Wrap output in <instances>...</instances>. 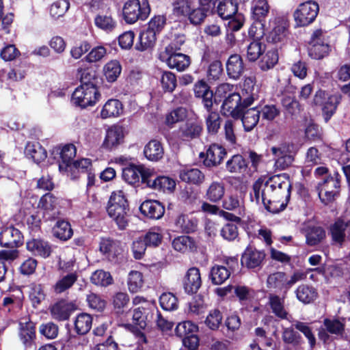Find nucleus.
<instances>
[{
    "label": "nucleus",
    "mask_w": 350,
    "mask_h": 350,
    "mask_svg": "<svg viewBox=\"0 0 350 350\" xmlns=\"http://www.w3.org/2000/svg\"><path fill=\"white\" fill-rule=\"evenodd\" d=\"M291 182L286 174L272 176L269 178H260L253 185L252 201L262 204L266 208L273 202L288 199L291 193Z\"/></svg>",
    "instance_id": "obj_1"
},
{
    "label": "nucleus",
    "mask_w": 350,
    "mask_h": 350,
    "mask_svg": "<svg viewBox=\"0 0 350 350\" xmlns=\"http://www.w3.org/2000/svg\"><path fill=\"white\" fill-rule=\"evenodd\" d=\"M109 216L113 219L120 229H124L129 222V204L122 190L113 191L109 200L107 208Z\"/></svg>",
    "instance_id": "obj_2"
},
{
    "label": "nucleus",
    "mask_w": 350,
    "mask_h": 350,
    "mask_svg": "<svg viewBox=\"0 0 350 350\" xmlns=\"http://www.w3.org/2000/svg\"><path fill=\"white\" fill-rule=\"evenodd\" d=\"M100 94L92 83H84L77 87L72 95V101L82 108L94 105L100 99Z\"/></svg>",
    "instance_id": "obj_3"
},
{
    "label": "nucleus",
    "mask_w": 350,
    "mask_h": 350,
    "mask_svg": "<svg viewBox=\"0 0 350 350\" xmlns=\"http://www.w3.org/2000/svg\"><path fill=\"white\" fill-rule=\"evenodd\" d=\"M150 9L147 1L142 3L139 0H128L123 8L124 18L127 23L133 24L138 20H145Z\"/></svg>",
    "instance_id": "obj_4"
},
{
    "label": "nucleus",
    "mask_w": 350,
    "mask_h": 350,
    "mask_svg": "<svg viewBox=\"0 0 350 350\" xmlns=\"http://www.w3.org/2000/svg\"><path fill=\"white\" fill-rule=\"evenodd\" d=\"M340 180L338 174L334 173L333 176H329L323 182L318 184L319 196L321 200L327 204L335 199L339 193Z\"/></svg>",
    "instance_id": "obj_5"
},
{
    "label": "nucleus",
    "mask_w": 350,
    "mask_h": 350,
    "mask_svg": "<svg viewBox=\"0 0 350 350\" xmlns=\"http://www.w3.org/2000/svg\"><path fill=\"white\" fill-rule=\"evenodd\" d=\"M317 3L309 1L301 3L294 13V18L297 26H306L312 23L319 12Z\"/></svg>",
    "instance_id": "obj_6"
},
{
    "label": "nucleus",
    "mask_w": 350,
    "mask_h": 350,
    "mask_svg": "<svg viewBox=\"0 0 350 350\" xmlns=\"http://www.w3.org/2000/svg\"><path fill=\"white\" fill-rule=\"evenodd\" d=\"M53 152L59 155V170L62 173L66 174L71 179H76L77 175L74 173L68 174V169L70 168V165L74 162L72 159L76 155V147L73 144H66L60 148H56Z\"/></svg>",
    "instance_id": "obj_7"
},
{
    "label": "nucleus",
    "mask_w": 350,
    "mask_h": 350,
    "mask_svg": "<svg viewBox=\"0 0 350 350\" xmlns=\"http://www.w3.org/2000/svg\"><path fill=\"white\" fill-rule=\"evenodd\" d=\"M172 48H168L159 53V59L167 66L178 71H183L189 67L190 58L189 56L180 53H171Z\"/></svg>",
    "instance_id": "obj_8"
},
{
    "label": "nucleus",
    "mask_w": 350,
    "mask_h": 350,
    "mask_svg": "<svg viewBox=\"0 0 350 350\" xmlns=\"http://www.w3.org/2000/svg\"><path fill=\"white\" fill-rule=\"evenodd\" d=\"M330 46L325 40L322 30H316L311 37L309 55L315 59H320L327 55Z\"/></svg>",
    "instance_id": "obj_9"
},
{
    "label": "nucleus",
    "mask_w": 350,
    "mask_h": 350,
    "mask_svg": "<svg viewBox=\"0 0 350 350\" xmlns=\"http://www.w3.org/2000/svg\"><path fill=\"white\" fill-rule=\"evenodd\" d=\"M78 306L75 301H68L62 299L49 307V310L53 319L58 321H65L69 319L71 314L75 311Z\"/></svg>",
    "instance_id": "obj_10"
},
{
    "label": "nucleus",
    "mask_w": 350,
    "mask_h": 350,
    "mask_svg": "<svg viewBox=\"0 0 350 350\" xmlns=\"http://www.w3.org/2000/svg\"><path fill=\"white\" fill-rule=\"evenodd\" d=\"M242 107H246L243 105L242 97L241 94L234 92L224 99L221 111L226 116L238 119L241 117Z\"/></svg>",
    "instance_id": "obj_11"
},
{
    "label": "nucleus",
    "mask_w": 350,
    "mask_h": 350,
    "mask_svg": "<svg viewBox=\"0 0 350 350\" xmlns=\"http://www.w3.org/2000/svg\"><path fill=\"white\" fill-rule=\"evenodd\" d=\"M172 14L178 18H187L193 25H200V23L193 22L191 16L196 10L194 0H173Z\"/></svg>",
    "instance_id": "obj_12"
},
{
    "label": "nucleus",
    "mask_w": 350,
    "mask_h": 350,
    "mask_svg": "<svg viewBox=\"0 0 350 350\" xmlns=\"http://www.w3.org/2000/svg\"><path fill=\"white\" fill-rule=\"evenodd\" d=\"M290 145L285 144L271 148L272 154L275 156V166L276 168L284 170L293 163L294 156L290 150Z\"/></svg>",
    "instance_id": "obj_13"
},
{
    "label": "nucleus",
    "mask_w": 350,
    "mask_h": 350,
    "mask_svg": "<svg viewBox=\"0 0 350 350\" xmlns=\"http://www.w3.org/2000/svg\"><path fill=\"white\" fill-rule=\"evenodd\" d=\"M23 243V236L17 228L10 226L0 232V245L1 247L15 248Z\"/></svg>",
    "instance_id": "obj_14"
},
{
    "label": "nucleus",
    "mask_w": 350,
    "mask_h": 350,
    "mask_svg": "<svg viewBox=\"0 0 350 350\" xmlns=\"http://www.w3.org/2000/svg\"><path fill=\"white\" fill-rule=\"evenodd\" d=\"M182 282L186 293H196L202 283L200 269L197 267L189 268L183 277Z\"/></svg>",
    "instance_id": "obj_15"
},
{
    "label": "nucleus",
    "mask_w": 350,
    "mask_h": 350,
    "mask_svg": "<svg viewBox=\"0 0 350 350\" xmlns=\"http://www.w3.org/2000/svg\"><path fill=\"white\" fill-rule=\"evenodd\" d=\"M228 267L215 265L212 267L210 272V278L213 284L220 285L227 280L232 272L233 265H237L236 260L230 259L226 261Z\"/></svg>",
    "instance_id": "obj_16"
},
{
    "label": "nucleus",
    "mask_w": 350,
    "mask_h": 350,
    "mask_svg": "<svg viewBox=\"0 0 350 350\" xmlns=\"http://www.w3.org/2000/svg\"><path fill=\"white\" fill-rule=\"evenodd\" d=\"M270 26L272 28L269 34V40L276 43L281 42L286 35L288 21L285 17H275L270 21Z\"/></svg>",
    "instance_id": "obj_17"
},
{
    "label": "nucleus",
    "mask_w": 350,
    "mask_h": 350,
    "mask_svg": "<svg viewBox=\"0 0 350 350\" xmlns=\"http://www.w3.org/2000/svg\"><path fill=\"white\" fill-rule=\"evenodd\" d=\"M241 96L243 105L245 107L251 105L258 98V88L256 86V80L254 77H248L245 79Z\"/></svg>",
    "instance_id": "obj_18"
},
{
    "label": "nucleus",
    "mask_w": 350,
    "mask_h": 350,
    "mask_svg": "<svg viewBox=\"0 0 350 350\" xmlns=\"http://www.w3.org/2000/svg\"><path fill=\"white\" fill-rule=\"evenodd\" d=\"M124 138V131L121 126H113L107 131L103 146L111 150L122 143Z\"/></svg>",
    "instance_id": "obj_19"
},
{
    "label": "nucleus",
    "mask_w": 350,
    "mask_h": 350,
    "mask_svg": "<svg viewBox=\"0 0 350 350\" xmlns=\"http://www.w3.org/2000/svg\"><path fill=\"white\" fill-rule=\"evenodd\" d=\"M265 254L252 247H247L241 257V263L247 268L254 269L260 265Z\"/></svg>",
    "instance_id": "obj_20"
},
{
    "label": "nucleus",
    "mask_w": 350,
    "mask_h": 350,
    "mask_svg": "<svg viewBox=\"0 0 350 350\" xmlns=\"http://www.w3.org/2000/svg\"><path fill=\"white\" fill-rule=\"evenodd\" d=\"M143 215L151 219H160L164 214V207L157 201L147 200L144 202L140 207Z\"/></svg>",
    "instance_id": "obj_21"
},
{
    "label": "nucleus",
    "mask_w": 350,
    "mask_h": 350,
    "mask_svg": "<svg viewBox=\"0 0 350 350\" xmlns=\"http://www.w3.org/2000/svg\"><path fill=\"white\" fill-rule=\"evenodd\" d=\"M193 90L197 97L202 98L204 107L206 109H211L213 107V94L204 81H198L194 85Z\"/></svg>",
    "instance_id": "obj_22"
},
{
    "label": "nucleus",
    "mask_w": 350,
    "mask_h": 350,
    "mask_svg": "<svg viewBox=\"0 0 350 350\" xmlns=\"http://www.w3.org/2000/svg\"><path fill=\"white\" fill-rule=\"evenodd\" d=\"M226 152L225 149L218 144H212L206 151L204 164L207 166H215L221 162Z\"/></svg>",
    "instance_id": "obj_23"
},
{
    "label": "nucleus",
    "mask_w": 350,
    "mask_h": 350,
    "mask_svg": "<svg viewBox=\"0 0 350 350\" xmlns=\"http://www.w3.org/2000/svg\"><path fill=\"white\" fill-rule=\"evenodd\" d=\"M123 112V105L118 99H109L103 106L100 111L102 119L116 118Z\"/></svg>",
    "instance_id": "obj_24"
},
{
    "label": "nucleus",
    "mask_w": 350,
    "mask_h": 350,
    "mask_svg": "<svg viewBox=\"0 0 350 350\" xmlns=\"http://www.w3.org/2000/svg\"><path fill=\"white\" fill-rule=\"evenodd\" d=\"M144 154L148 160L158 161L163 158L164 149L159 141L152 139L145 146Z\"/></svg>",
    "instance_id": "obj_25"
},
{
    "label": "nucleus",
    "mask_w": 350,
    "mask_h": 350,
    "mask_svg": "<svg viewBox=\"0 0 350 350\" xmlns=\"http://www.w3.org/2000/svg\"><path fill=\"white\" fill-rule=\"evenodd\" d=\"M226 70L230 78L237 79L244 71V64L242 57L239 55H232L226 63Z\"/></svg>",
    "instance_id": "obj_26"
},
{
    "label": "nucleus",
    "mask_w": 350,
    "mask_h": 350,
    "mask_svg": "<svg viewBox=\"0 0 350 350\" xmlns=\"http://www.w3.org/2000/svg\"><path fill=\"white\" fill-rule=\"evenodd\" d=\"M244 130L251 131L258 124L260 115L257 107H252L243 111L241 109V117Z\"/></svg>",
    "instance_id": "obj_27"
},
{
    "label": "nucleus",
    "mask_w": 350,
    "mask_h": 350,
    "mask_svg": "<svg viewBox=\"0 0 350 350\" xmlns=\"http://www.w3.org/2000/svg\"><path fill=\"white\" fill-rule=\"evenodd\" d=\"M269 305L272 312L278 318L288 319V314L284 307V297L271 294L269 297Z\"/></svg>",
    "instance_id": "obj_28"
},
{
    "label": "nucleus",
    "mask_w": 350,
    "mask_h": 350,
    "mask_svg": "<svg viewBox=\"0 0 350 350\" xmlns=\"http://www.w3.org/2000/svg\"><path fill=\"white\" fill-rule=\"evenodd\" d=\"M267 285L269 288L284 291L286 293L287 288V276L285 273L278 271L270 274L267 280Z\"/></svg>",
    "instance_id": "obj_29"
},
{
    "label": "nucleus",
    "mask_w": 350,
    "mask_h": 350,
    "mask_svg": "<svg viewBox=\"0 0 350 350\" xmlns=\"http://www.w3.org/2000/svg\"><path fill=\"white\" fill-rule=\"evenodd\" d=\"M217 0H199V6L196 7V10L194 11L191 16L193 22L200 23L204 21L209 12L215 6Z\"/></svg>",
    "instance_id": "obj_30"
},
{
    "label": "nucleus",
    "mask_w": 350,
    "mask_h": 350,
    "mask_svg": "<svg viewBox=\"0 0 350 350\" xmlns=\"http://www.w3.org/2000/svg\"><path fill=\"white\" fill-rule=\"evenodd\" d=\"M52 233L55 237L62 241H67L72 237L73 231L69 222L58 220L52 228Z\"/></svg>",
    "instance_id": "obj_31"
},
{
    "label": "nucleus",
    "mask_w": 350,
    "mask_h": 350,
    "mask_svg": "<svg viewBox=\"0 0 350 350\" xmlns=\"http://www.w3.org/2000/svg\"><path fill=\"white\" fill-rule=\"evenodd\" d=\"M180 178L186 183L198 185L204 181V176L197 168H184L179 172Z\"/></svg>",
    "instance_id": "obj_32"
},
{
    "label": "nucleus",
    "mask_w": 350,
    "mask_h": 350,
    "mask_svg": "<svg viewBox=\"0 0 350 350\" xmlns=\"http://www.w3.org/2000/svg\"><path fill=\"white\" fill-rule=\"evenodd\" d=\"M224 194V184L222 182L214 181L208 187L206 197L212 202H217L223 198Z\"/></svg>",
    "instance_id": "obj_33"
},
{
    "label": "nucleus",
    "mask_w": 350,
    "mask_h": 350,
    "mask_svg": "<svg viewBox=\"0 0 350 350\" xmlns=\"http://www.w3.org/2000/svg\"><path fill=\"white\" fill-rule=\"evenodd\" d=\"M157 36L146 29L140 33L139 42L136 44L135 48L138 51H144L152 49L156 42Z\"/></svg>",
    "instance_id": "obj_34"
},
{
    "label": "nucleus",
    "mask_w": 350,
    "mask_h": 350,
    "mask_svg": "<svg viewBox=\"0 0 350 350\" xmlns=\"http://www.w3.org/2000/svg\"><path fill=\"white\" fill-rule=\"evenodd\" d=\"M341 96L334 94L327 97L323 106V115L325 122H327L335 113L337 106L340 102Z\"/></svg>",
    "instance_id": "obj_35"
},
{
    "label": "nucleus",
    "mask_w": 350,
    "mask_h": 350,
    "mask_svg": "<svg viewBox=\"0 0 350 350\" xmlns=\"http://www.w3.org/2000/svg\"><path fill=\"white\" fill-rule=\"evenodd\" d=\"M122 71V66L117 60L107 62L103 67V72L106 80L112 83L117 80Z\"/></svg>",
    "instance_id": "obj_36"
},
{
    "label": "nucleus",
    "mask_w": 350,
    "mask_h": 350,
    "mask_svg": "<svg viewBox=\"0 0 350 350\" xmlns=\"http://www.w3.org/2000/svg\"><path fill=\"white\" fill-rule=\"evenodd\" d=\"M120 243L109 239H102L100 242V251L107 257H114L121 252Z\"/></svg>",
    "instance_id": "obj_37"
},
{
    "label": "nucleus",
    "mask_w": 350,
    "mask_h": 350,
    "mask_svg": "<svg viewBox=\"0 0 350 350\" xmlns=\"http://www.w3.org/2000/svg\"><path fill=\"white\" fill-rule=\"evenodd\" d=\"M174 249L178 252L185 253L196 249L195 241L189 236H180L175 238L172 242Z\"/></svg>",
    "instance_id": "obj_38"
},
{
    "label": "nucleus",
    "mask_w": 350,
    "mask_h": 350,
    "mask_svg": "<svg viewBox=\"0 0 350 350\" xmlns=\"http://www.w3.org/2000/svg\"><path fill=\"white\" fill-rule=\"evenodd\" d=\"M149 309L146 307H138L133 310V323L139 329H145L149 322Z\"/></svg>",
    "instance_id": "obj_39"
},
{
    "label": "nucleus",
    "mask_w": 350,
    "mask_h": 350,
    "mask_svg": "<svg viewBox=\"0 0 350 350\" xmlns=\"http://www.w3.org/2000/svg\"><path fill=\"white\" fill-rule=\"evenodd\" d=\"M129 290L132 293L140 291L144 285L143 274L138 271L129 272L127 280Z\"/></svg>",
    "instance_id": "obj_40"
},
{
    "label": "nucleus",
    "mask_w": 350,
    "mask_h": 350,
    "mask_svg": "<svg viewBox=\"0 0 350 350\" xmlns=\"http://www.w3.org/2000/svg\"><path fill=\"white\" fill-rule=\"evenodd\" d=\"M92 325V317L87 313H81L77 316L75 321V328L79 334L88 333Z\"/></svg>",
    "instance_id": "obj_41"
},
{
    "label": "nucleus",
    "mask_w": 350,
    "mask_h": 350,
    "mask_svg": "<svg viewBox=\"0 0 350 350\" xmlns=\"http://www.w3.org/2000/svg\"><path fill=\"white\" fill-rule=\"evenodd\" d=\"M163 232L160 227L150 228L143 237L144 241L149 247H157L162 241Z\"/></svg>",
    "instance_id": "obj_42"
},
{
    "label": "nucleus",
    "mask_w": 350,
    "mask_h": 350,
    "mask_svg": "<svg viewBox=\"0 0 350 350\" xmlns=\"http://www.w3.org/2000/svg\"><path fill=\"white\" fill-rule=\"evenodd\" d=\"M176 228L185 232H193L197 227V221L190 218L188 215H180L175 220Z\"/></svg>",
    "instance_id": "obj_43"
},
{
    "label": "nucleus",
    "mask_w": 350,
    "mask_h": 350,
    "mask_svg": "<svg viewBox=\"0 0 350 350\" xmlns=\"http://www.w3.org/2000/svg\"><path fill=\"white\" fill-rule=\"evenodd\" d=\"M59 200L51 193H45V215L55 218L59 214Z\"/></svg>",
    "instance_id": "obj_44"
},
{
    "label": "nucleus",
    "mask_w": 350,
    "mask_h": 350,
    "mask_svg": "<svg viewBox=\"0 0 350 350\" xmlns=\"http://www.w3.org/2000/svg\"><path fill=\"white\" fill-rule=\"evenodd\" d=\"M237 12V5L232 0H226L220 2L217 6V13L223 19H228Z\"/></svg>",
    "instance_id": "obj_45"
},
{
    "label": "nucleus",
    "mask_w": 350,
    "mask_h": 350,
    "mask_svg": "<svg viewBox=\"0 0 350 350\" xmlns=\"http://www.w3.org/2000/svg\"><path fill=\"white\" fill-rule=\"evenodd\" d=\"M150 184H152V189L163 191L171 192L176 187L174 180L167 176H158L154 179V182H151Z\"/></svg>",
    "instance_id": "obj_46"
},
{
    "label": "nucleus",
    "mask_w": 350,
    "mask_h": 350,
    "mask_svg": "<svg viewBox=\"0 0 350 350\" xmlns=\"http://www.w3.org/2000/svg\"><path fill=\"white\" fill-rule=\"evenodd\" d=\"M123 179L130 185L139 183L140 180L139 165H129L122 170Z\"/></svg>",
    "instance_id": "obj_47"
},
{
    "label": "nucleus",
    "mask_w": 350,
    "mask_h": 350,
    "mask_svg": "<svg viewBox=\"0 0 350 350\" xmlns=\"http://www.w3.org/2000/svg\"><path fill=\"white\" fill-rule=\"evenodd\" d=\"M208 114L206 116V124L209 133H216L220 128L221 118L217 111H213V107L211 109H206Z\"/></svg>",
    "instance_id": "obj_48"
},
{
    "label": "nucleus",
    "mask_w": 350,
    "mask_h": 350,
    "mask_svg": "<svg viewBox=\"0 0 350 350\" xmlns=\"http://www.w3.org/2000/svg\"><path fill=\"white\" fill-rule=\"evenodd\" d=\"M77 275L75 273H69L59 280L54 285V291L60 294L69 289L77 280Z\"/></svg>",
    "instance_id": "obj_49"
},
{
    "label": "nucleus",
    "mask_w": 350,
    "mask_h": 350,
    "mask_svg": "<svg viewBox=\"0 0 350 350\" xmlns=\"http://www.w3.org/2000/svg\"><path fill=\"white\" fill-rule=\"evenodd\" d=\"M202 211L210 215H219L221 217H226L229 220L240 221V218L223 210H221L219 206L215 204H211L208 202H203L201 206Z\"/></svg>",
    "instance_id": "obj_50"
},
{
    "label": "nucleus",
    "mask_w": 350,
    "mask_h": 350,
    "mask_svg": "<svg viewBox=\"0 0 350 350\" xmlns=\"http://www.w3.org/2000/svg\"><path fill=\"white\" fill-rule=\"evenodd\" d=\"M198 331V325L190 321L179 323L175 328L176 334L179 338L195 334Z\"/></svg>",
    "instance_id": "obj_51"
},
{
    "label": "nucleus",
    "mask_w": 350,
    "mask_h": 350,
    "mask_svg": "<svg viewBox=\"0 0 350 350\" xmlns=\"http://www.w3.org/2000/svg\"><path fill=\"white\" fill-rule=\"evenodd\" d=\"M95 25L107 32L111 31L116 26V21L109 15L98 14L94 18Z\"/></svg>",
    "instance_id": "obj_52"
},
{
    "label": "nucleus",
    "mask_w": 350,
    "mask_h": 350,
    "mask_svg": "<svg viewBox=\"0 0 350 350\" xmlns=\"http://www.w3.org/2000/svg\"><path fill=\"white\" fill-rule=\"evenodd\" d=\"M278 62V54L275 50L268 51L259 62L260 70L267 71L273 68Z\"/></svg>",
    "instance_id": "obj_53"
},
{
    "label": "nucleus",
    "mask_w": 350,
    "mask_h": 350,
    "mask_svg": "<svg viewBox=\"0 0 350 350\" xmlns=\"http://www.w3.org/2000/svg\"><path fill=\"white\" fill-rule=\"evenodd\" d=\"M317 295L315 289L307 285L299 286L296 291L297 299L304 304L313 301L317 297Z\"/></svg>",
    "instance_id": "obj_54"
},
{
    "label": "nucleus",
    "mask_w": 350,
    "mask_h": 350,
    "mask_svg": "<svg viewBox=\"0 0 350 350\" xmlns=\"http://www.w3.org/2000/svg\"><path fill=\"white\" fill-rule=\"evenodd\" d=\"M90 280L94 284L101 286H108L113 282L110 273L102 269L95 271L92 274Z\"/></svg>",
    "instance_id": "obj_55"
},
{
    "label": "nucleus",
    "mask_w": 350,
    "mask_h": 350,
    "mask_svg": "<svg viewBox=\"0 0 350 350\" xmlns=\"http://www.w3.org/2000/svg\"><path fill=\"white\" fill-rule=\"evenodd\" d=\"M325 237L324 230L321 227H312L308 229L306 234V243L310 246L319 243Z\"/></svg>",
    "instance_id": "obj_56"
},
{
    "label": "nucleus",
    "mask_w": 350,
    "mask_h": 350,
    "mask_svg": "<svg viewBox=\"0 0 350 350\" xmlns=\"http://www.w3.org/2000/svg\"><path fill=\"white\" fill-rule=\"evenodd\" d=\"M350 226V220L345 223L342 220H338L331 228V233L333 240L338 243H342L345 238V230Z\"/></svg>",
    "instance_id": "obj_57"
},
{
    "label": "nucleus",
    "mask_w": 350,
    "mask_h": 350,
    "mask_svg": "<svg viewBox=\"0 0 350 350\" xmlns=\"http://www.w3.org/2000/svg\"><path fill=\"white\" fill-rule=\"evenodd\" d=\"M269 11V5L267 0H254L252 7L253 17L256 20H260L261 18L267 16Z\"/></svg>",
    "instance_id": "obj_58"
},
{
    "label": "nucleus",
    "mask_w": 350,
    "mask_h": 350,
    "mask_svg": "<svg viewBox=\"0 0 350 350\" xmlns=\"http://www.w3.org/2000/svg\"><path fill=\"white\" fill-rule=\"evenodd\" d=\"M323 325L325 329L332 334L342 336L345 331V323L337 319H325Z\"/></svg>",
    "instance_id": "obj_59"
},
{
    "label": "nucleus",
    "mask_w": 350,
    "mask_h": 350,
    "mask_svg": "<svg viewBox=\"0 0 350 350\" xmlns=\"http://www.w3.org/2000/svg\"><path fill=\"white\" fill-rule=\"evenodd\" d=\"M262 120L273 121L280 114V109L274 105H265L257 107Z\"/></svg>",
    "instance_id": "obj_60"
},
{
    "label": "nucleus",
    "mask_w": 350,
    "mask_h": 350,
    "mask_svg": "<svg viewBox=\"0 0 350 350\" xmlns=\"http://www.w3.org/2000/svg\"><path fill=\"white\" fill-rule=\"evenodd\" d=\"M29 299L33 308H37L44 300V288L42 284H33Z\"/></svg>",
    "instance_id": "obj_61"
},
{
    "label": "nucleus",
    "mask_w": 350,
    "mask_h": 350,
    "mask_svg": "<svg viewBox=\"0 0 350 350\" xmlns=\"http://www.w3.org/2000/svg\"><path fill=\"white\" fill-rule=\"evenodd\" d=\"M222 319L221 312L218 309H213L209 311L204 323L209 329L216 330L219 327Z\"/></svg>",
    "instance_id": "obj_62"
},
{
    "label": "nucleus",
    "mask_w": 350,
    "mask_h": 350,
    "mask_svg": "<svg viewBox=\"0 0 350 350\" xmlns=\"http://www.w3.org/2000/svg\"><path fill=\"white\" fill-rule=\"evenodd\" d=\"M35 336V329L32 322H20V337L25 345H27Z\"/></svg>",
    "instance_id": "obj_63"
},
{
    "label": "nucleus",
    "mask_w": 350,
    "mask_h": 350,
    "mask_svg": "<svg viewBox=\"0 0 350 350\" xmlns=\"http://www.w3.org/2000/svg\"><path fill=\"white\" fill-rule=\"evenodd\" d=\"M187 116V111L184 107H178L166 115L165 124L172 126L176 122L183 121Z\"/></svg>",
    "instance_id": "obj_64"
}]
</instances>
